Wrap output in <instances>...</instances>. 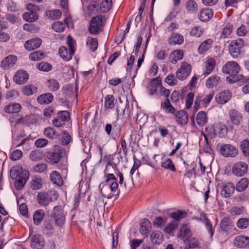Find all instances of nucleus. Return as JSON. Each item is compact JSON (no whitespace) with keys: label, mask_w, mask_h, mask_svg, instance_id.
I'll list each match as a JSON object with an SVG mask.
<instances>
[{"label":"nucleus","mask_w":249,"mask_h":249,"mask_svg":"<svg viewBox=\"0 0 249 249\" xmlns=\"http://www.w3.org/2000/svg\"><path fill=\"white\" fill-rule=\"evenodd\" d=\"M240 71V67L235 61H231L227 62L222 68V71L224 73L230 75L227 77V81L229 83H233L238 80L236 75Z\"/></svg>","instance_id":"f257e3e1"},{"label":"nucleus","mask_w":249,"mask_h":249,"mask_svg":"<svg viewBox=\"0 0 249 249\" xmlns=\"http://www.w3.org/2000/svg\"><path fill=\"white\" fill-rule=\"evenodd\" d=\"M11 176L12 178H17L15 183L16 188L18 190L21 189L28 178V174L21 173V169L18 167H13L10 171Z\"/></svg>","instance_id":"f03ea898"},{"label":"nucleus","mask_w":249,"mask_h":249,"mask_svg":"<svg viewBox=\"0 0 249 249\" xmlns=\"http://www.w3.org/2000/svg\"><path fill=\"white\" fill-rule=\"evenodd\" d=\"M58 194L54 191L40 192L37 195V200L41 206H46L58 198Z\"/></svg>","instance_id":"7ed1b4c3"},{"label":"nucleus","mask_w":249,"mask_h":249,"mask_svg":"<svg viewBox=\"0 0 249 249\" xmlns=\"http://www.w3.org/2000/svg\"><path fill=\"white\" fill-rule=\"evenodd\" d=\"M52 215L55 224L59 227L63 226L66 221V216L61 206L58 205L54 207Z\"/></svg>","instance_id":"20e7f679"},{"label":"nucleus","mask_w":249,"mask_h":249,"mask_svg":"<svg viewBox=\"0 0 249 249\" xmlns=\"http://www.w3.org/2000/svg\"><path fill=\"white\" fill-rule=\"evenodd\" d=\"M244 45V41L242 38L232 40L229 47V52L233 58H237L241 53V49Z\"/></svg>","instance_id":"39448f33"},{"label":"nucleus","mask_w":249,"mask_h":249,"mask_svg":"<svg viewBox=\"0 0 249 249\" xmlns=\"http://www.w3.org/2000/svg\"><path fill=\"white\" fill-rule=\"evenodd\" d=\"M103 26V16H97L91 20L89 32L91 34L96 35L102 30Z\"/></svg>","instance_id":"423d86ee"},{"label":"nucleus","mask_w":249,"mask_h":249,"mask_svg":"<svg viewBox=\"0 0 249 249\" xmlns=\"http://www.w3.org/2000/svg\"><path fill=\"white\" fill-rule=\"evenodd\" d=\"M191 71V65L186 62H183L180 67L176 71L177 78L180 80H183L188 77Z\"/></svg>","instance_id":"0eeeda50"},{"label":"nucleus","mask_w":249,"mask_h":249,"mask_svg":"<svg viewBox=\"0 0 249 249\" xmlns=\"http://www.w3.org/2000/svg\"><path fill=\"white\" fill-rule=\"evenodd\" d=\"M219 152L225 157L234 158L236 157L238 153V149L230 144L221 145L220 146Z\"/></svg>","instance_id":"6e6552de"},{"label":"nucleus","mask_w":249,"mask_h":249,"mask_svg":"<svg viewBox=\"0 0 249 249\" xmlns=\"http://www.w3.org/2000/svg\"><path fill=\"white\" fill-rule=\"evenodd\" d=\"M58 117L53 121V125L56 127H60L62 126L66 122L68 121L71 116L70 113L66 110L59 111L58 113Z\"/></svg>","instance_id":"1a4fd4ad"},{"label":"nucleus","mask_w":249,"mask_h":249,"mask_svg":"<svg viewBox=\"0 0 249 249\" xmlns=\"http://www.w3.org/2000/svg\"><path fill=\"white\" fill-rule=\"evenodd\" d=\"M248 166L244 162H238L235 163L232 168V173L238 177L244 176L248 171Z\"/></svg>","instance_id":"9d476101"},{"label":"nucleus","mask_w":249,"mask_h":249,"mask_svg":"<svg viewBox=\"0 0 249 249\" xmlns=\"http://www.w3.org/2000/svg\"><path fill=\"white\" fill-rule=\"evenodd\" d=\"M229 116L230 121L233 125L238 126L243 121L242 113L235 109L230 110Z\"/></svg>","instance_id":"9b49d317"},{"label":"nucleus","mask_w":249,"mask_h":249,"mask_svg":"<svg viewBox=\"0 0 249 249\" xmlns=\"http://www.w3.org/2000/svg\"><path fill=\"white\" fill-rule=\"evenodd\" d=\"M232 94L229 90H224L215 96L216 102L220 105H223L227 103L231 98Z\"/></svg>","instance_id":"f8f14e48"},{"label":"nucleus","mask_w":249,"mask_h":249,"mask_svg":"<svg viewBox=\"0 0 249 249\" xmlns=\"http://www.w3.org/2000/svg\"><path fill=\"white\" fill-rule=\"evenodd\" d=\"M28 79L29 74L24 70L18 71L13 77L14 81L18 85L25 83Z\"/></svg>","instance_id":"ddd939ff"},{"label":"nucleus","mask_w":249,"mask_h":249,"mask_svg":"<svg viewBox=\"0 0 249 249\" xmlns=\"http://www.w3.org/2000/svg\"><path fill=\"white\" fill-rule=\"evenodd\" d=\"M235 247L239 248L249 247V237L243 235H238L235 237L233 241Z\"/></svg>","instance_id":"4468645a"},{"label":"nucleus","mask_w":249,"mask_h":249,"mask_svg":"<svg viewBox=\"0 0 249 249\" xmlns=\"http://www.w3.org/2000/svg\"><path fill=\"white\" fill-rule=\"evenodd\" d=\"M62 157V152L60 151L49 152L47 153L45 160L47 162L52 164L59 162Z\"/></svg>","instance_id":"2eb2a0df"},{"label":"nucleus","mask_w":249,"mask_h":249,"mask_svg":"<svg viewBox=\"0 0 249 249\" xmlns=\"http://www.w3.org/2000/svg\"><path fill=\"white\" fill-rule=\"evenodd\" d=\"M74 50L65 46H61L59 49L60 57L65 61H69L74 53Z\"/></svg>","instance_id":"dca6fc26"},{"label":"nucleus","mask_w":249,"mask_h":249,"mask_svg":"<svg viewBox=\"0 0 249 249\" xmlns=\"http://www.w3.org/2000/svg\"><path fill=\"white\" fill-rule=\"evenodd\" d=\"M17 60V56L14 55H9L5 57L2 61L1 67L4 70H8L14 66Z\"/></svg>","instance_id":"f3484780"},{"label":"nucleus","mask_w":249,"mask_h":249,"mask_svg":"<svg viewBox=\"0 0 249 249\" xmlns=\"http://www.w3.org/2000/svg\"><path fill=\"white\" fill-rule=\"evenodd\" d=\"M213 131L215 136L223 137L227 134V128L225 124L220 123L213 125Z\"/></svg>","instance_id":"a211bd4d"},{"label":"nucleus","mask_w":249,"mask_h":249,"mask_svg":"<svg viewBox=\"0 0 249 249\" xmlns=\"http://www.w3.org/2000/svg\"><path fill=\"white\" fill-rule=\"evenodd\" d=\"M42 236L39 234L34 235L31 242V246L34 249H41L44 245Z\"/></svg>","instance_id":"6ab92c4d"},{"label":"nucleus","mask_w":249,"mask_h":249,"mask_svg":"<svg viewBox=\"0 0 249 249\" xmlns=\"http://www.w3.org/2000/svg\"><path fill=\"white\" fill-rule=\"evenodd\" d=\"M41 43L42 40L39 38H32L25 42L24 46L26 50L31 51L38 48Z\"/></svg>","instance_id":"aec40b11"},{"label":"nucleus","mask_w":249,"mask_h":249,"mask_svg":"<svg viewBox=\"0 0 249 249\" xmlns=\"http://www.w3.org/2000/svg\"><path fill=\"white\" fill-rule=\"evenodd\" d=\"M213 41L212 39H207L202 42L198 48V52L199 54H204L209 50L213 46Z\"/></svg>","instance_id":"412c9836"},{"label":"nucleus","mask_w":249,"mask_h":249,"mask_svg":"<svg viewBox=\"0 0 249 249\" xmlns=\"http://www.w3.org/2000/svg\"><path fill=\"white\" fill-rule=\"evenodd\" d=\"M184 42V37L181 34L174 33L168 39V43L170 45H181Z\"/></svg>","instance_id":"4be33fe9"},{"label":"nucleus","mask_w":249,"mask_h":249,"mask_svg":"<svg viewBox=\"0 0 249 249\" xmlns=\"http://www.w3.org/2000/svg\"><path fill=\"white\" fill-rule=\"evenodd\" d=\"M213 11L209 8H206L201 10L198 15L199 19L203 22L209 21L213 17Z\"/></svg>","instance_id":"5701e85b"},{"label":"nucleus","mask_w":249,"mask_h":249,"mask_svg":"<svg viewBox=\"0 0 249 249\" xmlns=\"http://www.w3.org/2000/svg\"><path fill=\"white\" fill-rule=\"evenodd\" d=\"M21 109V106L19 103H12L6 106L4 110L7 113L13 114L19 112Z\"/></svg>","instance_id":"b1692460"},{"label":"nucleus","mask_w":249,"mask_h":249,"mask_svg":"<svg viewBox=\"0 0 249 249\" xmlns=\"http://www.w3.org/2000/svg\"><path fill=\"white\" fill-rule=\"evenodd\" d=\"M160 108L167 114H173L176 112L175 108L171 105L168 99H166L161 103Z\"/></svg>","instance_id":"393cba45"},{"label":"nucleus","mask_w":249,"mask_h":249,"mask_svg":"<svg viewBox=\"0 0 249 249\" xmlns=\"http://www.w3.org/2000/svg\"><path fill=\"white\" fill-rule=\"evenodd\" d=\"M235 186L231 182H227L223 186L222 193L225 197L228 198L230 197L234 193Z\"/></svg>","instance_id":"a878e982"},{"label":"nucleus","mask_w":249,"mask_h":249,"mask_svg":"<svg viewBox=\"0 0 249 249\" xmlns=\"http://www.w3.org/2000/svg\"><path fill=\"white\" fill-rule=\"evenodd\" d=\"M50 178L51 181L57 186H61L63 184V181L61 176L60 174L56 171H53L51 172Z\"/></svg>","instance_id":"bb28decb"},{"label":"nucleus","mask_w":249,"mask_h":249,"mask_svg":"<svg viewBox=\"0 0 249 249\" xmlns=\"http://www.w3.org/2000/svg\"><path fill=\"white\" fill-rule=\"evenodd\" d=\"M220 82L221 78L218 75H212L206 80V86L208 88H213L216 87Z\"/></svg>","instance_id":"cd10ccee"},{"label":"nucleus","mask_w":249,"mask_h":249,"mask_svg":"<svg viewBox=\"0 0 249 249\" xmlns=\"http://www.w3.org/2000/svg\"><path fill=\"white\" fill-rule=\"evenodd\" d=\"M184 53L182 50H176L173 51L170 55V62L173 64H175L178 60L183 58Z\"/></svg>","instance_id":"c85d7f7f"},{"label":"nucleus","mask_w":249,"mask_h":249,"mask_svg":"<svg viewBox=\"0 0 249 249\" xmlns=\"http://www.w3.org/2000/svg\"><path fill=\"white\" fill-rule=\"evenodd\" d=\"M53 99V94L51 93H46L39 96L37 101L40 104H49L51 103Z\"/></svg>","instance_id":"c756f323"},{"label":"nucleus","mask_w":249,"mask_h":249,"mask_svg":"<svg viewBox=\"0 0 249 249\" xmlns=\"http://www.w3.org/2000/svg\"><path fill=\"white\" fill-rule=\"evenodd\" d=\"M140 225V232L142 235L146 234L151 228V223L147 219H143Z\"/></svg>","instance_id":"7c9ffc66"},{"label":"nucleus","mask_w":249,"mask_h":249,"mask_svg":"<svg viewBox=\"0 0 249 249\" xmlns=\"http://www.w3.org/2000/svg\"><path fill=\"white\" fill-rule=\"evenodd\" d=\"M176 121L180 124H185L187 123L188 116L187 114L183 110L177 112L175 115Z\"/></svg>","instance_id":"2f4dec72"},{"label":"nucleus","mask_w":249,"mask_h":249,"mask_svg":"<svg viewBox=\"0 0 249 249\" xmlns=\"http://www.w3.org/2000/svg\"><path fill=\"white\" fill-rule=\"evenodd\" d=\"M150 239L153 244H160L163 240V236L159 231H153L150 236Z\"/></svg>","instance_id":"473e14b6"},{"label":"nucleus","mask_w":249,"mask_h":249,"mask_svg":"<svg viewBox=\"0 0 249 249\" xmlns=\"http://www.w3.org/2000/svg\"><path fill=\"white\" fill-rule=\"evenodd\" d=\"M191 236L190 229L186 226H183L180 229L178 237L184 241H187Z\"/></svg>","instance_id":"72a5a7b5"},{"label":"nucleus","mask_w":249,"mask_h":249,"mask_svg":"<svg viewBox=\"0 0 249 249\" xmlns=\"http://www.w3.org/2000/svg\"><path fill=\"white\" fill-rule=\"evenodd\" d=\"M55 230L53 223L50 222H47L44 224L42 230L43 233L48 236H52L54 233Z\"/></svg>","instance_id":"f704fd0d"},{"label":"nucleus","mask_w":249,"mask_h":249,"mask_svg":"<svg viewBox=\"0 0 249 249\" xmlns=\"http://www.w3.org/2000/svg\"><path fill=\"white\" fill-rule=\"evenodd\" d=\"M108 186L102 182L100 184L99 187L102 195L108 199H110L114 196V194L111 192Z\"/></svg>","instance_id":"c9c22d12"},{"label":"nucleus","mask_w":249,"mask_h":249,"mask_svg":"<svg viewBox=\"0 0 249 249\" xmlns=\"http://www.w3.org/2000/svg\"><path fill=\"white\" fill-rule=\"evenodd\" d=\"M61 15L62 13L58 9L47 10L45 12L46 17L51 20L59 19L61 17Z\"/></svg>","instance_id":"e433bc0d"},{"label":"nucleus","mask_w":249,"mask_h":249,"mask_svg":"<svg viewBox=\"0 0 249 249\" xmlns=\"http://www.w3.org/2000/svg\"><path fill=\"white\" fill-rule=\"evenodd\" d=\"M196 121L198 125L204 126L208 121L207 113L203 111H199L196 115Z\"/></svg>","instance_id":"4c0bfd02"},{"label":"nucleus","mask_w":249,"mask_h":249,"mask_svg":"<svg viewBox=\"0 0 249 249\" xmlns=\"http://www.w3.org/2000/svg\"><path fill=\"white\" fill-rule=\"evenodd\" d=\"M249 184V180L247 178H241L236 185V191L239 192L244 191L248 188Z\"/></svg>","instance_id":"58836bf2"},{"label":"nucleus","mask_w":249,"mask_h":249,"mask_svg":"<svg viewBox=\"0 0 249 249\" xmlns=\"http://www.w3.org/2000/svg\"><path fill=\"white\" fill-rule=\"evenodd\" d=\"M215 65V62L213 59H208L206 63L205 69L203 73L204 76H206L212 72Z\"/></svg>","instance_id":"ea45409f"},{"label":"nucleus","mask_w":249,"mask_h":249,"mask_svg":"<svg viewBox=\"0 0 249 249\" xmlns=\"http://www.w3.org/2000/svg\"><path fill=\"white\" fill-rule=\"evenodd\" d=\"M233 226L232 221L228 217L224 218L220 222V229L223 231H227Z\"/></svg>","instance_id":"a19ab883"},{"label":"nucleus","mask_w":249,"mask_h":249,"mask_svg":"<svg viewBox=\"0 0 249 249\" xmlns=\"http://www.w3.org/2000/svg\"><path fill=\"white\" fill-rule=\"evenodd\" d=\"M115 98L113 95L109 94L105 97L104 107L106 109H112L114 107Z\"/></svg>","instance_id":"79ce46f5"},{"label":"nucleus","mask_w":249,"mask_h":249,"mask_svg":"<svg viewBox=\"0 0 249 249\" xmlns=\"http://www.w3.org/2000/svg\"><path fill=\"white\" fill-rule=\"evenodd\" d=\"M204 32V30L202 27L196 26L190 29L189 35L192 37L198 38L203 35Z\"/></svg>","instance_id":"37998d69"},{"label":"nucleus","mask_w":249,"mask_h":249,"mask_svg":"<svg viewBox=\"0 0 249 249\" xmlns=\"http://www.w3.org/2000/svg\"><path fill=\"white\" fill-rule=\"evenodd\" d=\"M186 8L188 13H194L197 11L198 6L194 0H189L186 3Z\"/></svg>","instance_id":"c03bdc74"},{"label":"nucleus","mask_w":249,"mask_h":249,"mask_svg":"<svg viewBox=\"0 0 249 249\" xmlns=\"http://www.w3.org/2000/svg\"><path fill=\"white\" fill-rule=\"evenodd\" d=\"M44 216V212L42 210H38L34 213L33 220L35 225H38L42 222Z\"/></svg>","instance_id":"a18cd8bd"},{"label":"nucleus","mask_w":249,"mask_h":249,"mask_svg":"<svg viewBox=\"0 0 249 249\" xmlns=\"http://www.w3.org/2000/svg\"><path fill=\"white\" fill-rule=\"evenodd\" d=\"M44 135L48 138L54 139L58 137V135L54 128L51 127H48L43 131Z\"/></svg>","instance_id":"49530a36"},{"label":"nucleus","mask_w":249,"mask_h":249,"mask_svg":"<svg viewBox=\"0 0 249 249\" xmlns=\"http://www.w3.org/2000/svg\"><path fill=\"white\" fill-rule=\"evenodd\" d=\"M23 18L30 22H33L38 19V15L35 12H27L22 16Z\"/></svg>","instance_id":"de8ad7c7"},{"label":"nucleus","mask_w":249,"mask_h":249,"mask_svg":"<svg viewBox=\"0 0 249 249\" xmlns=\"http://www.w3.org/2000/svg\"><path fill=\"white\" fill-rule=\"evenodd\" d=\"M107 186H108V188L110 189L111 192L114 194V196H118L120 190H118V184L117 181H114L112 182H103Z\"/></svg>","instance_id":"09e8293b"},{"label":"nucleus","mask_w":249,"mask_h":249,"mask_svg":"<svg viewBox=\"0 0 249 249\" xmlns=\"http://www.w3.org/2000/svg\"><path fill=\"white\" fill-rule=\"evenodd\" d=\"M86 44L92 52L95 51L97 49L98 44V40L96 38L88 37L87 38Z\"/></svg>","instance_id":"8fccbe9b"},{"label":"nucleus","mask_w":249,"mask_h":249,"mask_svg":"<svg viewBox=\"0 0 249 249\" xmlns=\"http://www.w3.org/2000/svg\"><path fill=\"white\" fill-rule=\"evenodd\" d=\"M37 88L36 87L32 85H29L25 86L24 88L23 89L22 92L23 94L29 96L36 93L37 91Z\"/></svg>","instance_id":"3c124183"},{"label":"nucleus","mask_w":249,"mask_h":249,"mask_svg":"<svg viewBox=\"0 0 249 249\" xmlns=\"http://www.w3.org/2000/svg\"><path fill=\"white\" fill-rule=\"evenodd\" d=\"M112 7V0H103L100 4V9L102 12H108Z\"/></svg>","instance_id":"603ef678"},{"label":"nucleus","mask_w":249,"mask_h":249,"mask_svg":"<svg viewBox=\"0 0 249 249\" xmlns=\"http://www.w3.org/2000/svg\"><path fill=\"white\" fill-rule=\"evenodd\" d=\"M52 29L56 32H62L65 29V24L61 21H55L52 25Z\"/></svg>","instance_id":"864d4df0"},{"label":"nucleus","mask_w":249,"mask_h":249,"mask_svg":"<svg viewBox=\"0 0 249 249\" xmlns=\"http://www.w3.org/2000/svg\"><path fill=\"white\" fill-rule=\"evenodd\" d=\"M42 152L39 150L32 151L30 154V158L33 161H39L43 158Z\"/></svg>","instance_id":"5fc2aeb1"},{"label":"nucleus","mask_w":249,"mask_h":249,"mask_svg":"<svg viewBox=\"0 0 249 249\" xmlns=\"http://www.w3.org/2000/svg\"><path fill=\"white\" fill-rule=\"evenodd\" d=\"M45 54L40 51H36L30 53L29 58L32 61H38L42 59Z\"/></svg>","instance_id":"6e6d98bb"},{"label":"nucleus","mask_w":249,"mask_h":249,"mask_svg":"<svg viewBox=\"0 0 249 249\" xmlns=\"http://www.w3.org/2000/svg\"><path fill=\"white\" fill-rule=\"evenodd\" d=\"M240 147L244 155L245 156H249V141L244 140L241 141Z\"/></svg>","instance_id":"4d7b16f0"},{"label":"nucleus","mask_w":249,"mask_h":249,"mask_svg":"<svg viewBox=\"0 0 249 249\" xmlns=\"http://www.w3.org/2000/svg\"><path fill=\"white\" fill-rule=\"evenodd\" d=\"M236 225L240 229H245L249 226V219L247 218H240L237 221Z\"/></svg>","instance_id":"13d9d810"},{"label":"nucleus","mask_w":249,"mask_h":249,"mask_svg":"<svg viewBox=\"0 0 249 249\" xmlns=\"http://www.w3.org/2000/svg\"><path fill=\"white\" fill-rule=\"evenodd\" d=\"M48 87L51 91H56L60 87L59 84L55 79H50L48 81Z\"/></svg>","instance_id":"bf43d9fd"},{"label":"nucleus","mask_w":249,"mask_h":249,"mask_svg":"<svg viewBox=\"0 0 249 249\" xmlns=\"http://www.w3.org/2000/svg\"><path fill=\"white\" fill-rule=\"evenodd\" d=\"M187 213L181 211H178L171 214V217L174 219L176 221H178L186 216Z\"/></svg>","instance_id":"052dcab7"},{"label":"nucleus","mask_w":249,"mask_h":249,"mask_svg":"<svg viewBox=\"0 0 249 249\" xmlns=\"http://www.w3.org/2000/svg\"><path fill=\"white\" fill-rule=\"evenodd\" d=\"M162 167L166 169H169L172 171H175L176 169L172 163V160L169 159H167L165 160L161 163Z\"/></svg>","instance_id":"680f3d73"},{"label":"nucleus","mask_w":249,"mask_h":249,"mask_svg":"<svg viewBox=\"0 0 249 249\" xmlns=\"http://www.w3.org/2000/svg\"><path fill=\"white\" fill-rule=\"evenodd\" d=\"M37 68L41 71H48L52 70V67L50 64L47 62H42L37 65Z\"/></svg>","instance_id":"e2e57ef3"},{"label":"nucleus","mask_w":249,"mask_h":249,"mask_svg":"<svg viewBox=\"0 0 249 249\" xmlns=\"http://www.w3.org/2000/svg\"><path fill=\"white\" fill-rule=\"evenodd\" d=\"M63 136L61 138V143L63 145H68L71 141V136L66 131H62Z\"/></svg>","instance_id":"0e129e2a"},{"label":"nucleus","mask_w":249,"mask_h":249,"mask_svg":"<svg viewBox=\"0 0 249 249\" xmlns=\"http://www.w3.org/2000/svg\"><path fill=\"white\" fill-rule=\"evenodd\" d=\"M177 226L178 222L176 221H173L166 226L164 230L165 232L170 234L177 228Z\"/></svg>","instance_id":"69168bd1"},{"label":"nucleus","mask_w":249,"mask_h":249,"mask_svg":"<svg viewBox=\"0 0 249 249\" xmlns=\"http://www.w3.org/2000/svg\"><path fill=\"white\" fill-rule=\"evenodd\" d=\"M63 89L65 94L69 97H71L73 94V87L71 84L66 85L63 87Z\"/></svg>","instance_id":"338daca9"},{"label":"nucleus","mask_w":249,"mask_h":249,"mask_svg":"<svg viewBox=\"0 0 249 249\" xmlns=\"http://www.w3.org/2000/svg\"><path fill=\"white\" fill-rule=\"evenodd\" d=\"M233 29V26L230 24H227L224 28L222 31V36L224 38L227 37L231 33Z\"/></svg>","instance_id":"774afa93"}]
</instances>
